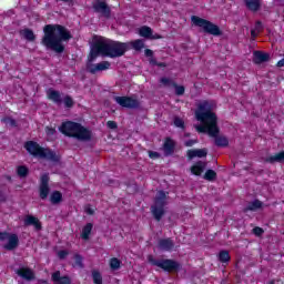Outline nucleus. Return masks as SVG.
<instances>
[{
	"label": "nucleus",
	"instance_id": "1",
	"mask_svg": "<svg viewBox=\"0 0 284 284\" xmlns=\"http://www.w3.org/2000/svg\"><path fill=\"white\" fill-rule=\"evenodd\" d=\"M70 39H72V34L65 27L61 24H45L43 27L41 44L44 45L47 50L55 52V54H63V52H65L63 41H70Z\"/></svg>",
	"mask_w": 284,
	"mask_h": 284
},
{
	"label": "nucleus",
	"instance_id": "2",
	"mask_svg": "<svg viewBox=\"0 0 284 284\" xmlns=\"http://www.w3.org/2000/svg\"><path fill=\"white\" fill-rule=\"evenodd\" d=\"M212 110H214V104L210 101H203L197 105L195 119L203 124L195 126L196 132L209 134L210 136L220 134L219 118Z\"/></svg>",
	"mask_w": 284,
	"mask_h": 284
},
{
	"label": "nucleus",
	"instance_id": "3",
	"mask_svg": "<svg viewBox=\"0 0 284 284\" xmlns=\"http://www.w3.org/2000/svg\"><path fill=\"white\" fill-rule=\"evenodd\" d=\"M128 52V43L114 41L105 38L98 39L90 51L89 61H95L97 57H110L111 59H116L123 57Z\"/></svg>",
	"mask_w": 284,
	"mask_h": 284
},
{
	"label": "nucleus",
	"instance_id": "4",
	"mask_svg": "<svg viewBox=\"0 0 284 284\" xmlns=\"http://www.w3.org/2000/svg\"><path fill=\"white\" fill-rule=\"evenodd\" d=\"M59 130L65 136L77 139L78 141H92V131L81 125V123L72 121L63 122Z\"/></svg>",
	"mask_w": 284,
	"mask_h": 284
},
{
	"label": "nucleus",
	"instance_id": "5",
	"mask_svg": "<svg viewBox=\"0 0 284 284\" xmlns=\"http://www.w3.org/2000/svg\"><path fill=\"white\" fill-rule=\"evenodd\" d=\"M24 148L29 154H32V156H38L39 159H48V161H53L54 163H58L59 155L50 149H43L39 143L34 141H29L24 144Z\"/></svg>",
	"mask_w": 284,
	"mask_h": 284
},
{
	"label": "nucleus",
	"instance_id": "6",
	"mask_svg": "<svg viewBox=\"0 0 284 284\" xmlns=\"http://www.w3.org/2000/svg\"><path fill=\"white\" fill-rule=\"evenodd\" d=\"M165 205H168V192L158 191L154 204L151 206V214L155 221H161L165 215Z\"/></svg>",
	"mask_w": 284,
	"mask_h": 284
},
{
	"label": "nucleus",
	"instance_id": "7",
	"mask_svg": "<svg viewBox=\"0 0 284 284\" xmlns=\"http://www.w3.org/2000/svg\"><path fill=\"white\" fill-rule=\"evenodd\" d=\"M191 21L194 26L201 28L202 31L206 34H212L213 37H221L223 34L219 26L212 23L206 19L200 18L199 16H192Z\"/></svg>",
	"mask_w": 284,
	"mask_h": 284
},
{
	"label": "nucleus",
	"instance_id": "8",
	"mask_svg": "<svg viewBox=\"0 0 284 284\" xmlns=\"http://www.w3.org/2000/svg\"><path fill=\"white\" fill-rule=\"evenodd\" d=\"M148 261L155 267H160L164 272H179L181 264L174 260H156L154 256L149 255Z\"/></svg>",
	"mask_w": 284,
	"mask_h": 284
},
{
	"label": "nucleus",
	"instance_id": "9",
	"mask_svg": "<svg viewBox=\"0 0 284 284\" xmlns=\"http://www.w3.org/2000/svg\"><path fill=\"white\" fill-rule=\"evenodd\" d=\"M113 99L118 105H121V108H126L128 110H139V108H141V102L139 99H136V95L114 97Z\"/></svg>",
	"mask_w": 284,
	"mask_h": 284
},
{
	"label": "nucleus",
	"instance_id": "10",
	"mask_svg": "<svg viewBox=\"0 0 284 284\" xmlns=\"http://www.w3.org/2000/svg\"><path fill=\"white\" fill-rule=\"evenodd\" d=\"M93 61H90V55L88 58L87 63V70L90 72V74H97V72H103L105 70H110V67L112 65L109 61H102L97 64L92 63Z\"/></svg>",
	"mask_w": 284,
	"mask_h": 284
},
{
	"label": "nucleus",
	"instance_id": "11",
	"mask_svg": "<svg viewBox=\"0 0 284 284\" xmlns=\"http://www.w3.org/2000/svg\"><path fill=\"white\" fill-rule=\"evenodd\" d=\"M93 10L98 14H101V17H104L105 19H110L112 14V10L108 6V3L101 0H95V2L93 3Z\"/></svg>",
	"mask_w": 284,
	"mask_h": 284
},
{
	"label": "nucleus",
	"instance_id": "12",
	"mask_svg": "<svg viewBox=\"0 0 284 284\" xmlns=\"http://www.w3.org/2000/svg\"><path fill=\"white\" fill-rule=\"evenodd\" d=\"M40 181V199H42V201H45V199H48V194H50V186L48 184L50 183V175H48V173H44L41 176Z\"/></svg>",
	"mask_w": 284,
	"mask_h": 284
},
{
	"label": "nucleus",
	"instance_id": "13",
	"mask_svg": "<svg viewBox=\"0 0 284 284\" xmlns=\"http://www.w3.org/2000/svg\"><path fill=\"white\" fill-rule=\"evenodd\" d=\"M176 142H174V140H172L171 138H166L162 146L164 156H172V154H174Z\"/></svg>",
	"mask_w": 284,
	"mask_h": 284
},
{
	"label": "nucleus",
	"instance_id": "14",
	"mask_svg": "<svg viewBox=\"0 0 284 284\" xmlns=\"http://www.w3.org/2000/svg\"><path fill=\"white\" fill-rule=\"evenodd\" d=\"M158 248L161 250V252H172L174 250V241L170 237L161 239L158 242Z\"/></svg>",
	"mask_w": 284,
	"mask_h": 284
},
{
	"label": "nucleus",
	"instance_id": "15",
	"mask_svg": "<svg viewBox=\"0 0 284 284\" xmlns=\"http://www.w3.org/2000/svg\"><path fill=\"white\" fill-rule=\"evenodd\" d=\"M16 274H18V276H20L24 281H34V278H36L34 271H32V268H28V267L18 268L16 271Z\"/></svg>",
	"mask_w": 284,
	"mask_h": 284
},
{
	"label": "nucleus",
	"instance_id": "16",
	"mask_svg": "<svg viewBox=\"0 0 284 284\" xmlns=\"http://www.w3.org/2000/svg\"><path fill=\"white\" fill-rule=\"evenodd\" d=\"M8 243L4 245V250H17L19 247V236L17 234H9L7 237Z\"/></svg>",
	"mask_w": 284,
	"mask_h": 284
},
{
	"label": "nucleus",
	"instance_id": "17",
	"mask_svg": "<svg viewBox=\"0 0 284 284\" xmlns=\"http://www.w3.org/2000/svg\"><path fill=\"white\" fill-rule=\"evenodd\" d=\"M54 284H70L72 281L69 276H61V272L57 271L51 276Z\"/></svg>",
	"mask_w": 284,
	"mask_h": 284
},
{
	"label": "nucleus",
	"instance_id": "18",
	"mask_svg": "<svg viewBox=\"0 0 284 284\" xmlns=\"http://www.w3.org/2000/svg\"><path fill=\"white\" fill-rule=\"evenodd\" d=\"M24 225L29 227L30 225H33L36 230H41V222L34 216V215H26L24 216Z\"/></svg>",
	"mask_w": 284,
	"mask_h": 284
},
{
	"label": "nucleus",
	"instance_id": "19",
	"mask_svg": "<svg viewBox=\"0 0 284 284\" xmlns=\"http://www.w3.org/2000/svg\"><path fill=\"white\" fill-rule=\"evenodd\" d=\"M48 99L57 103V105H61L63 103V99H61V92L50 89L48 91Z\"/></svg>",
	"mask_w": 284,
	"mask_h": 284
},
{
	"label": "nucleus",
	"instance_id": "20",
	"mask_svg": "<svg viewBox=\"0 0 284 284\" xmlns=\"http://www.w3.org/2000/svg\"><path fill=\"white\" fill-rule=\"evenodd\" d=\"M187 156L189 159H195V156H197L199 159H203L207 156V149L189 150Z\"/></svg>",
	"mask_w": 284,
	"mask_h": 284
},
{
	"label": "nucleus",
	"instance_id": "21",
	"mask_svg": "<svg viewBox=\"0 0 284 284\" xmlns=\"http://www.w3.org/2000/svg\"><path fill=\"white\" fill-rule=\"evenodd\" d=\"M211 138L215 139V145L217 148H227V145H230V140L224 135H219L217 133L215 135H211Z\"/></svg>",
	"mask_w": 284,
	"mask_h": 284
},
{
	"label": "nucleus",
	"instance_id": "22",
	"mask_svg": "<svg viewBox=\"0 0 284 284\" xmlns=\"http://www.w3.org/2000/svg\"><path fill=\"white\" fill-rule=\"evenodd\" d=\"M265 163H284V151H281L280 153H276L275 155H271L268 158H265Z\"/></svg>",
	"mask_w": 284,
	"mask_h": 284
},
{
	"label": "nucleus",
	"instance_id": "23",
	"mask_svg": "<svg viewBox=\"0 0 284 284\" xmlns=\"http://www.w3.org/2000/svg\"><path fill=\"white\" fill-rule=\"evenodd\" d=\"M261 207H263V202L260 200H254L247 203L244 212H256L257 210H261Z\"/></svg>",
	"mask_w": 284,
	"mask_h": 284
},
{
	"label": "nucleus",
	"instance_id": "24",
	"mask_svg": "<svg viewBox=\"0 0 284 284\" xmlns=\"http://www.w3.org/2000/svg\"><path fill=\"white\" fill-rule=\"evenodd\" d=\"M206 163L205 162H197L196 164H194L192 168H191V172L192 174H195V176H201V174H203L205 168H206Z\"/></svg>",
	"mask_w": 284,
	"mask_h": 284
},
{
	"label": "nucleus",
	"instance_id": "25",
	"mask_svg": "<svg viewBox=\"0 0 284 284\" xmlns=\"http://www.w3.org/2000/svg\"><path fill=\"white\" fill-rule=\"evenodd\" d=\"M266 61H270V54L261 51L254 52V63H265Z\"/></svg>",
	"mask_w": 284,
	"mask_h": 284
},
{
	"label": "nucleus",
	"instance_id": "26",
	"mask_svg": "<svg viewBox=\"0 0 284 284\" xmlns=\"http://www.w3.org/2000/svg\"><path fill=\"white\" fill-rule=\"evenodd\" d=\"M130 45H131V48H133V50H136L139 52V51L143 50V48H145V42H143L142 39L131 41L128 43V50H130Z\"/></svg>",
	"mask_w": 284,
	"mask_h": 284
},
{
	"label": "nucleus",
	"instance_id": "27",
	"mask_svg": "<svg viewBox=\"0 0 284 284\" xmlns=\"http://www.w3.org/2000/svg\"><path fill=\"white\" fill-rule=\"evenodd\" d=\"M245 6L252 12H258V10L261 9V2L258 0H245Z\"/></svg>",
	"mask_w": 284,
	"mask_h": 284
},
{
	"label": "nucleus",
	"instance_id": "28",
	"mask_svg": "<svg viewBox=\"0 0 284 284\" xmlns=\"http://www.w3.org/2000/svg\"><path fill=\"white\" fill-rule=\"evenodd\" d=\"M92 227H94V225L92 223H88L83 229H82V233L81 236L84 241H88V239H90V234H92Z\"/></svg>",
	"mask_w": 284,
	"mask_h": 284
},
{
	"label": "nucleus",
	"instance_id": "29",
	"mask_svg": "<svg viewBox=\"0 0 284 284\" xmlns=\"http://www.w3.org/2000/svg\"><path fill=\"white\" fill-rule=\"evenodd\" d=\"M50 201L53 205H57L63 201V194L59 191H54L50 196Z\"/></svg>",
	"mask_w": 284,
	"mask_h": 284
},
{
	"label": "nucleus",
	"instance_id": "30",
	"mask_svg": "<svg viewBox=\"0 0 284 284\" xmlns=\"http://www.w3.org/2000/svg\"><path fill=\"white\" fill-rule=\"evenodd\" d=\"M140 37H144L145 39H150V37H152V28L142 27L140 29Z\"/></svg>",
	"mask_w": 284,
	"mask_h": 284
},
{
	"label": "nucleus",
	"instance_id": "31",
	"mask_svg": "<svg viewBox=\"0 0 284 284\" xmlns=\"http://www.w3.org/2000/svg\"><path fill=\"white\" fill-rule=\"evenodd\" d=\"M22 34L24 39H27V41H34V39H37V37L34 36V32L30 29H24L22 31Z\"/></svg>",
	"mask_w": 284,
	"mask_h": 284
},
{
	"label": "nucleus",
	"instance_id": "32",
	"mask_svg": "<svg viewBox=\"0 0 284 284\" xmlns=\"http://www.w3.org/2000/svg\"><path fill=\"white\" fill-rule=\"evenodd\" d=\"M92 278L94 284H103V276L99 271H92Z\"/></svg>",
	"mask_w": 284,
	"mask_h": 284
},
{
	"label": "nucleus",
	"instance_id": "33",
	"mask_svg": "<svg viewBox=\"0 0 284 284\" xmlns=\"http://www.w3.org/2000/svg\"><path fill=\"white\" fill-rule=\"evenodd\" d=\"M28 172H29L28 168L23 165H20L17 169V174L18 176H20V179H26V176H28Z\"/></svg>",
	"mask_w": 284,
	"mask_h": 284
},
{
	"label": "nucleus",
	"instance_id": "34",
	"mask_svg": "<svg viewBox=\"0 0 284 284\" xmlns=\"http://www.w3.org/2000/svg\"><path fill=\"white\" fill-rule=\"evenodd\" d=\"M219 261L221 263H229V261H230V252L221 251L220 254H219Z\"/></svg>",
	"mask_w": 284,
	"mask_h": 284
},
{
	"label": "nucleus",
	"instance_id": "35",
	"mask_svg": "<svg viewBox=\"0 0 284 284\" xmlns=\"http://www.w3.org/2000/svg\"><path fill=\"white\" fill-rule=\"evenodd\" d=\"M74 265L73 267H80V270H83L84 265H83V256L75 254L74 255Z\"/></svg>",
	"mask_w": 284,
	"mask_h": 284
},
{
	"label": "nucleus",
	"instance_id": "36",
	"mask_svg": "<svg viewBox=\"0 0 284 284\" xmlns=\"http://www.w3.org/2000/svg\"><path fill=\"white\" fill-rule=\"evenodd\" d=\"M205 181H214L216 179V172L214 170H207L204 174Z\"/></svg>",
	"mask_w": 284,
	"mask_h": 284
},
{
	"label": "nucleus",
	"instance_id": "37",
	"mask_svg": "<svg viewBox=\"0 0 284 284\" xmlns=\"http://www.w3.org/2000/svg\"><path fill=\"white\" fill-rule=\"evenodd\" d=\"M110 267L111 270H119V267H121V261L116 257H112L110 260Z\"/></svg>",
	"mask_w": 284,
	"mask_h": 284
},
{
	"label": "nucleus",
	"instance_id": "38",
	"mask_svg": "<svg viewBox=\"0 0 284 284\" xmlns=\"http://www.w3.org/2000/svg\"><path fill=\"white\" fill-rule=\"evenodd\" d=\"M65 108H74V100L70 95H65L63 99Z\"/></svg>",
	"mask_w": 284,
	"mask_h": 284
},
{
	"label": "nucleus",
	"instance_id": "39",
	"mask_svg": "<svg viewBox=\"0 0 284 284\" xmlns=\"http://www.w3.org/2000/svg\"><path fill=\"white\" fill-rule=\"evenodd\" d=\"M2 123H6L9 128H17V121L12 118L2 119Z\"/></svg>",
	"mask_w": 284,
	"mask_h": 284
},
{
	"label": "nucleus",
	"instance_id": "40",
	"mask_svg": "<svg viewBox=\"0 0 284 284\" xmlns=\"http://www.w3.org/2000/svg\"><path fill=\"white\" fill-rule=\"evenodd\" d=\"M173 88H175V94L178 97H182V94H185V87L183 85H178V83L175 82V84L173 85Z\"/></svg>",
	"mask_w": 284,
	"mask_h": 284
},
{
	"label": "nucleus",
	"instance_id": "41",
	"mask_svg": "<svg viewBox=\"0 0 284 284\" xmlns=\"http://www.w3.org/2000/svg\"><path fill=\"white\" fill-rule=\"evenodd\" d=\"M161 83L163 84V85H166V87H174V84H175V82L174 81H172V79H170V78H161Z\"/></svg>",
	"mask_w": 284,
	"mask_h": 284
},
{
	"label": "nucleus",
	"instance_id": "42",
	"mask_svg": "<svg viewBox=\"0 0 284 284\" xmlns=\"http://www.w3.org/2000/svg\"><path fill=\"white\" fill-rule=\"evenodd\" d=\"M174 125H175V128H185V122H183V120L181 118H175Z\"/></svg>",
	"mask_w": 284,
	"mask_h": 284
},
{
	"label": "nucleus",
	"instance_id": "43",
	"mask_svg": "<svg viewBox=\"0 0 284 284\" xmlns=\"http://www.w3.org/2000/svg\"><path fill=\"white\" fill-rule=\"evenodd\" d=\"M45 133H47L48 136H54L57 134V129L47 126L45 128Z\"/></svg>",
	"mask_w": 284,
	"mask_h": 284
},
{
	"label": "nucleus",
	"instance_id": "44",
	"mask_svg": "<svg viewBox=\"0 0 284 284\" xmlns=\"http://www.w3.org/2000/svg\"><path fill=\"white\" fill-rule=\"evenodd\" d=\"M265 231H263V229L262 227H258V226H256V227H254L253 229V234H255V236H263V233H264Z\"/></svg>",
	"mask_w": 284,
	"mask_h": 284
},
{
	"label": "nucleus",
	"instance_id": "45",
	"mask_svg": "<svg viewBox=\"0 0 284 284\" xmlns=\"http://www.w3.org/2000/svg\"><path fill=\"white\" fill-rule=\"evenodd\" d=\"M199 143V140H187L184 142L185 148H192V145Z\"/></svg>",
	"mask_w": 284,
	"mask_h": 284
},
{
	"label": "nucleus",
	"instance_id": "46",
	"mask_svg": "<svg viewBox=\"0 0 284 284\" xmlns=\"http://www.w3.org/2000/svg\"><path fill=\"white\" fill-rule=\"evenodd\" d=\"M68 251L62 250L58 252V258H60L61 261H63V258H65V256H68Z\"/></svg>",
	"mask_w": 284,
	"mask_h": 284
},
{
	"label": "nucleus",
	"instance_id": "47",
	"mask_svg": "<svg viewBox=\"0 0 284 284\" xmlns=\"http://www.w3.org/2000/svg\"><path fill=\"white\" fill-rule=\"evenodd\" d=\"M254 30H255L256 32H260V33H261V32L263 31V22L257 21V22L255 23Z\"/></svg>",
	"mask_w": 284,
	"mask_h": 284
},
{
	"label": "nucleus",
	"instance_id": "48",
	"mask_svg": "<svg viewBox=\"0 0 284 284\" xmlns=\"http://www.w3.org/2000/svg\"><path fill=\"white\" fill-rule=\"evenodd\" d=\"M106 128H109L110 130H116V128H118L116 122L108 121L106 122Z\"/></svg>",
	"mask_w": 284,
	"mask_h": 284
},
{
	"label": "nucleus",
	"instance_id": "49",
	"mask_svg": "<svg viewBox=\"0 0 284 284\" xmlns=\"http://www.w3.org/2000/svg\"><path fill=\"white\" fill-rule=\"evenodd\" d=\"M149 156H150V159H160L161 154L155 151H149Z\"/></svg>",
	"mask_w": 284,
	"mask_h": 284
},
{
	"label": "nucleus",
	"instance_id": "50",
	"mask_svg": "<svg viewBox=\"0 0 284 284\" xmlns=\"http://www.w3.org/2000/svg\"><path fill=\"white\" fill-rule=\"evenodd\" d=\"M10 233H0V241H8V236Z\"/></svg>",
	"mask_w": 284,
	"mask_h": 284
},
{
	"label": "nucleus",
	"instance_id": "51",
	"mask_svg": "<svg viewBox=\"0 0 284 284\" xmlns=\"http://www.w3.org/2000/svg\"><path fill=\"white\" fill-rule=\"evenodd\" d=\"M258 34H260V32L256 31V29L251 30V37H252L253 39H256V37H258Z\"/></svg>",
	"mask_w": 284,
	"mask_h": 284
},
{
	"label": "nucleus",
	"instance_id": "52",
	"mask_svg": "<svg viewBox=\"0 0 284 284\" xmlns=\"http://www.w3.org/2000/svg\"><path fill=\"white\" fill-rule=\"evenodd\" d=\"M144 54H145V57H153V55H154V52H153L152 50H150V49H146V50L144 51Z\"/></svg>",
	"mask_w": 284,
	"mask_h": 284
},
{
	"label": "nucleus",
	"instance_id": "53",
	"mask_svg": "<svg viewBox=\"0 0 284 284\" xmlns=\"http://www.w3.org/2000/svg\"><path fill=\"white\" fill-rule=\"evenodd\" d=\"M277 68H284V59L277 62Z\"/></svg>",
	"mask_w": 284,
	"mask_h": 284
},
{
	"label": "nucleus",
	"instance_id": "54",
	"mask_svg": "<svg viewBox=\"0 0 284 284\" xmlns=\"http://www.w3.org/2000/svg\"><path fill=\"white\" fill-rule=\"evenodd\" d=\"M158 68H166L168 64H165L164 62H158Z\"/></svg>",
	"mask_w": 284,
	"mask_h": 284
},
{
	"label": "nucleus",
	"instance_id": "55",
	"mask_svg": "<svg viewBox=\"0 0 284 284\" xmlns=\"http://www.w3.org/2000/svg\"><path fill=\"white\" fill-rule=\"evenodd\" d=\"M150 63H151V65H156L158 64V62H156V60L154 58L150 59Z\"/></svg>",
	"mask_w": 284,
	"mask_h": 284
},
{
	"label": "nucleus",
	"instance_id": "56",
	"mask_svg": "<svg viewBox=\"0 0 284 284\" xmlns=\"http://www.w3.org/2000/svg\"><path fill=\"white\" fill-rule=\"evenodd\" d=\"M87 213H88V214H94V211H93L92 209H88V210H87Z\"/></svg>",
	"mask_w": 284,
	"mask_h": 284
},
{
	"label": "nucleus",
	"instance_id": "57",
	"mask_svg": "<svg viewBox=\"0 0 284 284\" xmlns=\"http://www.w3.org/2000/svg\"><path fill=\"white\" fill-rule=\"evenodd\" d=\"M58 1H62L63 3H70V1L72 0H58Z\"/></svg>",
	"mask_w": 284,
	"mask_h": 284
},
{
	"label": "nucleus",
	"instance_id": "58",
	"mask_svg": "<svg viewBox=\"0 0 284 284\" xmlns=\"http://www.w3.org/2000/svg\"><path fill=\"white\" fill-rule=\"evenodd\" d=\"M185 136H190V133H186Z\"/></svg>",
	"mask_w": 284,
	"mask_h": 284
},
{
	"label": "nucleus",
	"instance_id": "59",
	"mask_svg": "<svg viewBox=\"0 0 284 284\" xmlns=\"http://www.w3.org/2000/svg\"><path fill=\"white\" fill-rule=\"evenodd\" d=\"M268 284H275L274 282H270Z\"/></svg>",
	"mask_w": 284,
	"mask_h": 284
}]
</instances>
